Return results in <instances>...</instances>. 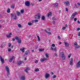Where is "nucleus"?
Returning a JSON list of instances; mask_svg holds the SVG:
<instances>
[{
	"mask_svg": "<svg viewBox=\"0 0 80 80\" xmlns=\"http://www.w3.org/2000/svg\"><path fill=\"white\" fill-rule=\"evenodd\" d=\"M47 30L48 31H50V29L49 28H48Z\"/></svg>",
	"mask_w": 80,
	"mask_h": 80,
	"instance_id": "64",
	"label": "nucleus"
},
{
	"mask_svg": "<svg viewBox=\"0 0 80 80\" xmlns=\"http://www.w3.org/2000/svg\"><path fill=\"white\" fill-rule=\"evenodd\" d=\"M17 14L18 16H20V12H17Z\"/></svg>",
	"mask_w": 80,
	"mask_h": 80,
	"instance_id": "30",
	"label": "nucleus"
},
{
	"mask_svg": "<svg viewBox=\"0 0 80 80\" xmlns=\"http://www.w3.org/2000/svg\"><path fill=\"white\" fill-rule=\"evenodd\" d=\"M51 50H54V49H53V48L52 47H51Z\"/></svg>",
	"mask_w": 80,
	"mask_h": 80,
	"instance_id": "51",
	"label": "nucleus"
},
{
	"mask_svg": "<svg viewBox=\"0 0 80 80\" xmlns=\"http://www.w3.org/2000/svg\"><path fill=\"white\" fill-rule=\"evenodd\" d=\"M71 54H69V55L68 56V58H70V57H71Z\"/></svg>",
	"mask_w": 80,
	"mask_h": 80,
	"instance_id": "42",
	"label": "nucleus"
},
{
	"mask_svg": "<svg viewBox=\"0 0 80 80\" xmlns=\"http://www.w3.org/2000/svg\"><path fill=\"white\" fill-rule=\"evenodd\" d=\"M5 69L6 71L7 72L8 76V75H10L9 68V67H8V66H7L6 67Z\"/></svg>",
	"mask_w": 80,
	"mask_h": 80,
	"instance_id": "3",
	"label": "nucleus"
},
{
	"mask_svg": "<svg viewBox=\"0 0 80 80\" xmlns=\"http://www.w3.org/2000/svg\"><path fill=\"white\" fill-rule=\"evenodd\" d=\"M28 53H30V52L29 51H26L25 53V55H27Z\"/></svg>",
	"mask_w": 80,
	"mask_h": 80,
	"instance_id": "16",
	"label": "nucleus"
},
{
	"mask_svg": "<svg viewBox=\"0 0 80 80\" xmlns=\"http://www.w3.org/2000/svg\"><path fill=\"white\" fill-rule=\"evenodd\" d=\"M28 70H30V68L28 67H27L26 69L24 70V72H26V73H28Z\"/></svg>",
	"mask_w": 80,
	"mask_h": 80,
	"instance_id": "8",
	"label": "nucleus"
},
{
	"mask_svg": "<svg viewBox=\"0 0 80 80\" xmlns=\"http://www.w3.org/2000/svg\"><path fill=\"white\" fill-rule=\"evenodd\" d=\"M52 20H55V18H54L53 17L52 18Z\"/></svg>",
	"mask_w": 80,
	"mask_h": 80,
	"instance_id": "62",
	"label": "nucleus"
},
{
	"mask_svg": "<svg viewBox=\"0 0 80 80\" xmlns=\"http://www.w3.org/2000/svg\"><path fill=\"white\" fill-rule=\"evenodd\" d=\"M53 24H55V21H53Z\"/></svg>",
	"mask_w": 80,
	"mask_h": 80,
	"instance_id": "61",
	"label": "nucleus"
},
{
	"mask_svg": "<svg viewBox=\"0 0 80 80\" xmlns=\"http://www.w3.org/2000/svg\"><path fill=\"white\" fill-rule=\"evenodd\" d=\"M52 15V12H49V13L48 15H47V17H49L50 16V15Z\"/></svg>",
	"mask_w": 80,
	"mask_h": 80,
	"instance_id": "21",
	"label": "nucleus"
},
{
	"mask_svg": "<svg viewBox=\"0 0 80 80\" xmlns=\"http://www.w3.org/2000/svg\"><path fill=\"white\" fill-rule=\"evenodd\" d=\"M11 17H12V18H13V17H14V15H13V14H11Z\"/></svg>",
	"mask_w": 80,
	"mask_h": 80,
	"instance_id": "37",
	"label": "nucleus"
},
{
	"mask_svg": "<svg viewBox=\"0 0 80 80\" xmlns=\"http://www.w3.org/2000/svg\"><path fill=\"white\" fill-rule=\"evenodd\" d=\"M60 55L62 58L63 60H64L65 59V55L64 54V52H61L60 53Z\"/></svg>",
	"mask_w": 80,
	"mask_h": 80,
	"instance_id": "1",
	"label": "nucleus"
},
{
	"mask_svg": "<svg viewBox=\"0 0 80 80\" xmlns=\"http://www.w3.org/2000/svg\"><path fill=\"white\" fill-rule=\"evenodd\" d=\"M22 61H18V64L19 65H20L22 64Z\"/></svg>",
	"mask_w": 80,
	"mask_h": 80,
	"instance_id": "15",
	"label": "nucleus"
},
{
	"mask_svg": "<svg viewBox=\"0 0 80 80\" xmlns=\"http://www.w3.org/2000/svg\"><path fill=\"white\" fill-rule=\"evenodd\" d=\"M0 47H1V48H3V45H2Z\"/></svg>",
	"mask_w": 80,
	"mask_h": 80,
	"instance_id": "52",
	"label": "nucleus"
},
{
	"mask_svg": "<svg viewBox=\"0 0 80 80\" xmlns=\"http://www.w3.org/2000/svg\"><path fill=\"white\" fill-rule=\"evenodd\" d=\"M34 21H35V22H38V20H35Z\"/></svg>",
	"mask_w": 80,
	"mask_h": 80,
	"instance_id": "50",
	"label": "nucleus"
},
{
	"mask_svg": "<svg viewBox=\"0 0 80 80\" xmlns=\"http://www.w3.org/2000/svg\"><path fill=\"white\" fill-rule=\"evenodd\" d=\"M17 25L19 27H20V28H21V27H22V25L20 24H18Z\"/></svg>",
	"mask_w": 80,
	"mask_h": 80,
	"instance_id": "23",
	"label": "nucleus"
},
{
	"mask_svg": "<svg viewBox=\"0 0 80 80\" xmlns=\"http://www.w3.org/2000/svg\"><path fill=\"white\" fill-rule=\"evenodd\" d=\"M38 61L36 60V61L35 62V63H36V64H37L38 63Z\"/></svg>",
	"mask_w": 80,
	"mask_h": 80,
	"instance_id": "46",
	"label": "nucleus"
},
{
	"mask_svg": "<svg viewBox=\"0 0 80 80\" xmlns=\"http://www.w3.org/2000/svg\"><path fill=\"white\" fill-rule=\"evenodd\" d=\"M15 38L16 40H18V43L20 44L21 43H22V41H21V39L20 38H18L17 36L15 37Z\"/></svg>",
	"mask_w": 80,
	"mask_h": 80,
	"instance_id": "2",
	"label": "nucleus"
},
{
	"mask_svg": "<svg viewBox=\"0 0 80 80\" xmlns=\"http://www.w3.org/2000/svg\"><path fill=\"white\" fill-rule=\"evenodd\" d=\"M76 14H77V12L74 13L72 14V16H73V17H74V16H75V15H76Z\"/></svg>",
	"mask_w": 80,
	"mask_h": 80,
	"instance_id": "32",
	"label": "nucleus"
},
{
	"mask_svg": "<svg viewBox=\"0 0 80 80\" xmlns=\"http://www.w3.org/2000/svg\"><path fill=\"white\" fill-rule=\"evenodd\" d=\"M62 30H65L66 29V27H63L62 28Z\"/></svg>",
	"mask_w": 80,
	"mask_h": 80,
	"instance_id": "44",
	"label": "nucleus"
},
{
	"mask_svg": "<svg viewBox=\"0 0 80 80\" xmlns=\"http://www.w3.org/2000/svg\"><path fill=\"white\" fill-rule=\"evenodd\" d=\"M54 50L55 51V52H57V48H55Z\"/></svg>",
	"mask_w": 80,
	"mask_h": 80,
	"instance_id": "48",
	"label": "nucleus"
},
{
	"mask_svg": "<svg viewBox=\"0 0 80 80\" xmlns=\"http://www.w3.org/2000/svg\"><path fill=\"white\" fill-rule=\"evenodd\" d=\"M11 8H15V5H12L11 6Z\"/></svg>",
	"mask_w": 80,
	"mask_h": 80,
	"instance_id": "24",
	"label": "nucleus"
},
{
	"mask_svg": "<svg viewBox=\"0 0 80 80\" xmlns=\"http://www.w3.org/2000/svg\"><path fill=\"white\" fill-rule=\"evenodd\" d=\"M40 13L38 14L37 15H36L35 17V18L37 19H40Z\"/></svg>",
	"mask_w": 80,
	"mask_h": 80,
	"instance_id": "4",
	"label": "nucleus"
},
{
	"mask_svg": "<svg viewBox=\"0 0 80 80\" xmlns=\"http://www.w3.org/2000/svg\"><path fill=\"white\" fill-rule=\"evenodd\" d=\"M80 4V3L78 2V3H77V5H79Z\"/></svg>",
	"mask_w": 80,
	"mask_h": 80,
	"instance_id": "63",
	"label": "nucleus"
},
{
	"mask_svg": "<svg viewBox=\"0 0 80 80\" xmlns=\"http://www.w3.org/2000/svg\"><path fill=\"white\" fill-rule=\"evenodd\" d=\"M20 50L22 51V52L24 53V52H25V48L22 47V48Z\"/></svg>",
	"mask_w": 80,
	"mask_h": 80,
	"instance_id": "12",
	"label": "nucleus"
},
{
	"mask_svg": "<svg viewBox=\"0 0 80 80\" xmlns=\"http://www.w3.org/2000/svg\"><path fill=\"white\" fill-rule=\"evenodd\" d=\"M65 27H68V25L67 24H65Z\"/></svg>",
	"mask_w": 80,
	"mask_h": 80,
	"instance_id": "56",
	"label": "nucleus"
},
{
	"mask_svg": "<svg viewBox=\"0 0 80 80\" xmlns=\"http://www.w3.org/2000/svg\"><path fill=\"white\" fill-rule=\"evenodd\" d=\"M68 9L67 8H66V12H68Z\"/></svg>",
	"mask_w": 80,
	"mask_h": 80,
	"instance_id": "53",
	"label": "nucleus"
},
{
	"mask_svg": "<svg viewBox=\"0 0 80 80\" xmlns=\"http://www.w3.org/2000/svg\"><path fill=\"white\" fill-rule=\"evenodd\" d=\"M0 59L1 60V62L2 63H4L5 62V61L4 59L2 58V56H0Z\"/></svg>",
	"mask_w": 80,
	"mask_h": 80,
	"instance_id": "7",
	"label": "nucleus"
},
{
	"mask_svg": "<svg viewBox=\"0 0 80 80\" xmlns=\"http://www.w3.org/2000/svg\"><path fill=\"white\" fill-rule=\"evenodd\" d=\"M74 18V16H72L71 17V20H73Z\"/></svg>",
	"mask_w": 80,
	"mask_h": 80,
	"instance_id": "33",
	"label": "nucleus"
},
{
	"mask_svg": "<svg viewBox=\"0 0 80 80\" xmlns=\"http://www.w3.org/2000/svg\"><path fill=\"white\" fill-rule=\"evenodd\" d=\"M54 55H55V56H56V57H57L58 56H57V53H55Z\"/></svg>",
	"mask_w": 80,
	"mask_h": 80,
	"instance_id": "49",
	"label": "nucleus"
},
{
	"mask_svg": "<svg viewBox=\"0 0 80 80\" xmlns=\"http://www.w3.org/2000/svg\"><path fill=\"white\" fill-rule=\"evenodd\" d=\"M15 41V39H12V41Z\"/></svg>",
	"mask_w": 80,
	"mask_h": 80,
	"instance_id": "58",
	"label": "nucleus"
},
{
	"mask_svg": "<svg viewBox=\"0 0 80 80\" xmlns=\"http://www.w3.org/2000/svg\"><path fill=\"white\" fill-rule=\"evenodd\" d=\"M78 36H80V32H79V33H78Z\"/></svg>",
	"mask_w": 80,
	"mask_h": 80,
	"instance_id": "59",
	"label": "nucleus"
},
{
	"mask_svg": "<svg viewBox=\"0 0 80 80\" xmlns=\"http://www.w3.org/2000/svg\"><path fill=\"white\" fill-rule=\"evenodd\" d=\"M47 60V58H41L40 59V61L41 62H44V61H45V60Z\"/></svg>",
	"mask_w": 80,
	"mask_h": 80,
	"instance_id": "10",
	"label": "nucleus"
},
{
	"mask_svg": "<svg viewBox=\"0 0 80 80\" xmlns=\"http://www.w3.org/2000/svg\"><path fill=\"white\" fill-rule=\"evenodd\" d=\"M39 51H40V52H42V51H43V50H44V49H42V48H40L39 49Z\"/></svg>",
	"mask_w": 80,
	"mask_h": 80,
	"instance_id": "27",
	"label": "nucleus"
},
{
	"mask_svg": "<svg viewBox=\"0 0 80 80\" xmlns=\"http://www.w3.org/2000/svg\"><path fill=\"white\" fill-rule=\"evenodd\" d=\"M45 31L46 32V33H47L48 34V35H51V32H50L48 31H47V30H45Z\"/></svg>",
	"mask_w": 80,
	"mask_h": 80,
	"instance_id": "18",
	"label": "nucleus"
},
{
	"mask_svg": "<svg viewBox=\"0 0 80 80\" xmlns=\"http://www.w3.org/2000/svg\"><path fill=\"white\" fill-rule=\"evenodd\" d=\"M59 45H60V44H62V42H59Z\"/></svg>",
	"mask_w": 80,
	"mask_h": 80,
	"instance_id": "60",
	"label": "nucleus"
},
{
	"mask_svg": "<svg viewBox=\"0 0 80 80\" xmlns=\"http://www.w3.org/2000/svg\"><path fill=\"white\" fill-rule=\"evenodd\" d=\"M12 35V33L10 32V33H9V35Z\"/></svg>",
	"mask_w": 80,
	"mask_h": 80,
	"instance_id": "55",
	"label": "nucleus"
},
{
	"mask_svg": "<svg viewBox=\"0 0 80 80\" xmlns=\"http://www.w3.org/2000/svg\"><path fill=\"white\" fill-rule=\"evenodd\" d=\"M56 77H57V76H56V75H54L52 77V78H56Z\"/></svg>",
	"mask_w": 80,
	"mask_h": 80,
	"instance_id": "43",
	"label": "nucleus"
},
{
	"mask_svg": "<svg viewBox=\"0 0 80 80\" xmlns=\"http://www.w3.org/2000/svg\"><path fill=\"white\" fill-rule=\"evenodd\" d=\"M37 37L38 41H40V37H39V36H37Z\"/></svg>",
	"mask_w": 80,
	"mask_h": 80,
	"instance_id": "28",
	"label": "nucleus"
},
{
	"mask_svg": "<svg viewBox=\"0 0 80 80\" xmlns=\"http://www.w3.org/2000/svg\"><path fill=\"white\" fill-rule=\"evenodd\" d=\"M42 20H45V16H43L42 17Z\"/></svg>",
	"mask_w": 80,
	"mask_h": 80,
	"instance_id": "26",
	"label": "nucleus"
},
{
	"mask_svg": "<svg viewBox=\"0 0 80 80\" xmlns=\"http://www.w3.org/2000/svg\"><path fill=\"white\" fill-rule=\"evenodd\" d=\"M21 13H23V12H24V11L23 9H22L21 11Z\"/></svg>",
	"mask_w": 80,
	"mask_h": 80,
	"instance_id": "35",
	"label": "nucleus"
},
{
	"mask_svg": "<svg viewBox=\"0 0 80 80\" xmlns=\"http://www.w3.org/2000/svg\"><path fill=\"white\" fill-rule=\"evenodd\" d=\"M58 38L59 39H61V38H60V36H58Z\"/></svg>",
	"mask_w": 80,
	"mask_h": 80,
	"instance_id": "54",
	"label": "nucleus"
},
{
	"mask_svg": "<svg viewBox=\"0 0 80 80\" xmlns=\"http://www.w3.org/2000/svg\"><path fill=\"white\" fill-rule=\"evenodd\" d=\"M13 59H15V57L14 56H12V58L9 59V61L10 62H12Z\"/></svg>",
	"mask_w": 80,
	"mask_h": 80,
	"instance_id": "9",
	"label": "nucleus"
},
{
	"mask_svg": "<svg viewBox=\"0 0 80 80\" xmlns=\"http://www.w3.org/2000/svg\"><path fill=\"white\" fill-rule=\"evenodd\" d=\"M11 43H8V47H11Z\"/></svg>",
	"mask_w": 80,
	"mask_h": 80,
	"instance_id": "36",
	"label": "nucleus"
},
{
	"mask_svg": "<svg viewBox=\"0 0 80 80\" xmlns=\"http://www.w3.org/2000/svg\"><path fill=\"white\" fill-rule=\"evenodd\" d=\"M77 22H78V23L80 24V21H79L78 20V21H77Z\"/></svg>",
	"mask_w": 80,
	"mask_h": 80,
	"instance_id": "57",
	"label": "nucleus"
},
{
	"mask_svg": "<svg viewBox=\"0 0 80 80\" xmlns=\"http://www.w3.org/2000/svg\"><path fill=\"white\" fill-rule=\"evenodd\" d=\"M64 43L65 44V46L66 47H68V46H69V44L68 43H66V42H64Z\"/></svg>",
	"mask_w": 80,
	"mask_h": 80,
	"instance_id": "13",
	"label": "nucleus"
},
{
	"mask_svg": "<svg viewBox=\"0 0 80 80\" xmlns=\"http://www.w3.org/2000/svg\"><path fill=\"white\" fill-rule=\"evenodd\" d=\"M12 50V49L11 48H8V52H10Z\"/></svg>",
	"mask_w": 80,
	"mask_h": 80,
	"instance_id": "39",
	"label": "nucleus"
},
{
	"mask_svg": "<svg viewBox=\"0 0 80 80\" xmlns=\"http://www.w3.org/2000/svg\"><path fill=\"white\" fill-rule=\"evenodd\" d=\"M10 9L9 8H8V10H7V13H10Z\"/></svg>",
	"mask_w": 80,
	"mask_h": 80,
	"instance_id": "22",
	"label": "nucleus"
},
{
	"mask_svg": "<svg viewBox=\"0 0 80 80\" xmlns=\"http://www.w3.org/2000/svg\"><path fill=\"white\" fill-rule=\"evenodd\" d=\"M52 47H55V44H52Z\"/></svg>",
	"mask_w": 80,
	"mask_h": 80,
	"instance_id": "40",
	"label": "nucleus"
},
{
	"mask_svg": "<svg viewBox=\"0 0 80 80\" xmlns=\"http://www.w3.org/2000/svg\"><path fill=\"white\" fill-rule=\"evenodd\" d=\"M73 58H71V60L70 61V65H73Z\"/></svg>",
	"mask_w": 80,
	"mask_h": 80,
	"instance_id": "11",
	"label": "nucleus"
},
{
	"mask_svg": "<svg viewBox=\"0 0 80 80\" xmlns=\"http://www.w3.org/2000/svg\"><path fill=\"white\" fill-rule=\"evenodd\" d=\"M46 58H48V57H49L48 54L46 53Z\"/></svg>",
	"mask_w": 80,
	"mask_h": 80,
	"instance_id": "29",
	"label": "nucleus"
},
{
	"mask_svg": "<svg viewBox=\"0 0 80 80\" xmlns=\"http://www.w3.org/2000/svg\"><path fill=\"white\" fill-rule=\"evenodd\" d=\"M58 5V3H56L54 4V7H57Z\"/></svg>",
	"mask_w": 80,
	"mask_h": 80,
	"instance_id": "20",
	"label": "nucleus"
},
{
	"mask_svg": "<svg viewBox=\"0 0 80 80\" xmlns=\"http://www.w3.org/2000/svg\"><path fill=\"white\" fill-rule=\"evenodd\" d=\"M25 5L26 6H27V7H29L30 5V3L29 1H26L25 2Z\"/></svg>",
	"mask_w": 80,
	"mask_h": 80,
	"instance_id": "5",
	"label": "nucleus"
},
{
	"mask_svg": "<svg viewBox=\"0 0 80 80\" xmlns=\"http://www.w3.org/2000/svg\"><path fill=\"white\" fill-rule=\"evenodd\" d=\"M80 30V28H77V31H79Z\"/></svg>",
	"mask_w": 80,
	"mask_h": 80,
	"instance_id": "47",
	"label": "nucleus"
},
{
	"mask_svg": "<svg viewBox=\"0 0 80 80\" xmlns=\"http://www.w3.org/2000/svg\"><path fill=\"white\" fill-rule=\"evenodd\" d=\"M35 72H39L40 71V70L38 69V68H36V69L35 70Z\"/></svg>",
	"mask_w": 80,
	"mask_h": 80,
	"instance_id": "19",
	"label": "nucleus"
},
{
	"mask_svg": "<svg viewBox=\"0 0 80 80\" xmlns=\"http://www.w3.org/2000/svg\"><path fill=\"white\" fill-rule=\"evenodd\" d=\"M25 76H22L21 78V80H25Z\"/></svg>",
	"mask_w": 80,
	"mask_h": 80,
	"instance_id": "14",
	"label": "nucleus"
},
{
	"mask_svg": "<svg viewBox=\"0 0 80 80\" xmlns=\"http://www.w3.org/2000/svg\"><path fill=\"white\" fill-rule=\"evenodd\" d=\"M75 49L77 50V49H78V48H79L80 47V46H77L75 47Z\"/></svg>",
	"mask_w": 80,
	"mask_h": 80,
	"instance_id": "17",
	"label": "nucleus"
},
{
	"mask_svg": "<svg viewBox=\"0 0 80 80\" xmlns=\"http://www.w3.org/2000/svg\"><path fill=\"white\" fill-rule=\"evenodd\" d=\"M15 18H13V19L14 20H16V19H17V15H15Z\"/></svg>",
	"mask_w": 80,
	"mask_h": 80,
	"instance_id": "34",
	"label": "nucleus"
},
{
	"mask_svg": "<svg viewBox=\"0 0 80 80\" xmlns=\"http://www.w3.org/2000/svg\"><path fill=\"white\" fill-rule=\"evenodd\" d=\"M66 4V5H67V6L68 5H69V2H67Z\"/></svg>",
	"mask_w": 80,
	"mask_h": 80,
	"instance_id": "38",
	"label": "nucleus"
},
{
	"mask_svg": "<svg viewBox=\"0 0 80 80\" xmlns=\"http://www.w3.org/2000/svg\"><path fill=\"white\" fill-rule=\"evenodd\" d=\"M77 18H75L74 19V22H76V21H77Z\"/></svg>",
	"mask_w": 80,
	"mask_h": 80,
	"instance_id": "41",
	"label": "nucleus"
},
{
	"mask_svg": "<svg viewBox=\"0 0 80 80\" xmlns=\"http://www.w3.org/2000/svg\"><path fill=\"white\" fill-rule=\"evenodd\" d=\"M50 74H48V73H46L45 74V78H46V79L50 77Z\"/></svg>",
	"mask_w": 80,
	"mask_h": 80,
	"instance_id": "6",
	"label": "nucleus"
},
{
	"mask_svg": "<svg viewBox=\"0 0 80 80\" xmlns=\"http://www.w3.org/2000/svg\"><path fill=\"white\" fill-rule=\"evenodd\" d=\"M74 46H77L78 45V44H77V42H75L74 43Z\"/></svg>",
	"mask_w": 80,
	"mask_h": 80,
	"instance_id": "25",
	"label": "nucleus"
},
{
	"mask_svg": "<svg viewBox=\"0 0 80 80\" xmlns=\"http://www.w3.org/2000/svg\"><path fill=\"white\" fill-rule=\"evenodd\" d=\"M28 25H29L30 26V25H32V23H30V22L28 23Z\"/></svg>",
	"mask_w": 80,
	"mask_h": 80,
	"instance_id": "45",
	"label": "nucleus"
},
{
	"mask_svg": "<svg viewBox=\"0 0 80 80\" xmlns=\"http://www.w3.org/2000/svg\"><path fill=\"white\" fill-rule=\"evenodd\" d=\"M6 37H9V38H10V37H11V36L8 34L6 35Z\"/></svg>",
	"mask_w": 80,
	"mask_h": 80,
	"instance_id": "31",
	"label": "nucleus"
}]
</instances>
